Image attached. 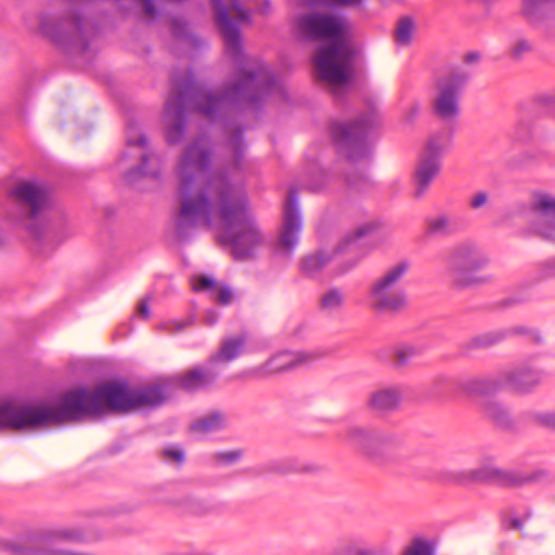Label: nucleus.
Wrapping results in <instances>:
<instances>
[{
  "instance_id": "nucleus-10",
  "label": "nucleus",
  "mask_w": 555,
  "mask_h": 555,
  "mask_svg": "<svg viewBox=\"0 0 555 555\" xmlns=\"http://www.w3.org/2000/svg\"><path fill=\"white\" fill-rule=\"evenodd\" d=\"M343 439L358 453L371 459L383 456L400 442L399 435L392 430L363 425L348 426L344 431Z\"/></svg>"
},
{
  "instance_id": "nucleus-59",
  "label": "nucleus",
  "mask_w": 555,
  "mask_h": 555,
  "mask_svg": "<svg viewBox=\"0 0 555 555\" xmlns=\"http://www.w3.org/2000/svg\"><path fill=\"white\" fill-rule=\"evenodd\" d=\"M532 513L530 509H527L524 516V519H529L531 517Z\"/></svg>"
},
{
  "instance_id": "nucleus-7",
  "label": "nucleus",
  "mask_w": 555,
  "mask_h": 555,
  "mask_svg": "<svg viewBox=\"0 0 555 555\" xmlns=\"http://www.w3.org/2000/svg\"><path fill=\"white\" fill-rule=\"evenodd\" d=\"M10 194L16 208V222L39 236L41 222L51 207L48 186L39 181L24 180L17 182Z\"/></svg>"
},
{
  "instance_id": "nucleus-53",
  "label": "nucleus",
  "mask_w": 555,
  "mask_h": 555,
  "mask_svg": "<svg viewBox=\"0 0 555 555\" xmlns=\"http://www.w3.org/2000/svg\"><path fill=\"white\" fill-rule=\"evenodd\" d=\"M540 102L546 105L555 104V91L553 93L540 96Z\"/></svg>"
},
{
  "instance_id": "nucleus-6",
  "label": "nucleus",
  "mask_w": 555,
  "mask_h": 555,
  "mask_svg": "<svg viewBox=\"0 0 555 555\" xmlns=\"http://www.w3.org/2000/svg\"><path fill=\"white\" fill-rule=\"evenodd\" d=\"M411 269L409 260H400L376 276L367 286L366 302L376 313L397 314L408 307L402 281Z\"/></svg>"
},
{
  "instance_id": "nucleus-51",
  "label": "nucleus",
  "mask_w": 555,
  "mask_h": 555,
  "mask_svg": "<svg viewBox=\"0 0 555 555\" xmlns=\"http://www.w3.org/2000/svg\"><path fill=\"white\" fill-rule=\"evenodd\" d=\"M218 318H219V315H218V313H217L216 311H214V310H208V311H206V313H205V317H204V323H205L206 325H209V326H210V325H214V324L218 321Z\"/></svg>"
},
{
  "instance_id": "nucleus-41",
  "label": "nucleus",
  "mask_w": 555,
  "mask_h": 555,
  "mask_svg": "<svg viewBox=\"0 0 555 555\" xmlns=\"http://www.w3.org/2000/svg\"><path fill=\"white\" fill-rule=\"evenodd\" d=\"M531 51V44L526 39H519L517 40L509 50V53L513 59L519 60L521 59L526 53Z\"/></svg>"
},
{
  "instance_id": "nucleus-37",
  "label": "nucleus",
  "mask_w": 555,
  "mask_h": 555,
  "mask_svg": "<svg viewBox=\"0 0 555 555\" xmlns=\"http://www.w3.org/2000/svg\"><path fill=\"white\" fill-rule=\"evenodd\" d=\"M193 323V318H189L184 321H178V320H168L160 322L157 326L158 330L165 331L168 334H176L179 332H182L186 326L191 325Z\"/></svg>"
},
{
  "instance_id": "nucleus-52",
  "label": "nucleus",
  "mask_w": 555,
  "mask_h": 555,
  "mask_svg": "<svg viewBox=\"0 0 555 555\" xmlns=\"http://www.w3.org/2000/svg\"><path fill=\"white\" fill-rule=\"evenodd\" d=\"M354 555H378V552L372 547H358L354 551Z\"/></svg>"
},
{
  "instance_id": "nucleus-2",
  "label": "nucleus",
  "mask_w": 555,
  "mask_h": 555,
  "mask_svg": "<svg viewBox=\"0 0 555 555\" xmlns=\"http://www.w3.org/2000/svg\"><path fill=\"white\" fill-rule=\"evenodd\" d=\"M163 401L159 387L130 388L125 383L107 382L93 390L83 387L72 389L55 405L0 403V430H33L80 421L105 410L127 412L156 406Z\"/></svg>"
},
{
  "instance_id": "nucleus-26",
  "label": "nucleus",
  "mask_w": 555,
  "mask_h": 555,
  "mask_svg": "<svg viewBox=\"0 0 555 555\" xmlns=\"http://www.w3.org/2000/svg\"><path fill=\"white\" fill-rule=\"evenodd\" d=\"M455 232V220L448 212H439L426 220V233L429 236H449Z\"/></svg>"
},
{
  "instance_id": "nucleus-31",
  "label": "nucleus",
  "mask_w": 555,
  "mask_h": 555,
  "mask_svg": "<svg viewBox=\"0 0 555 555\" xmlns=\"http://www.w3.org/2000/svg\"><path fill=\"white\" fill-rule=\"evenodd\" d=\"M416 26L414 21L404 16L398 21L396 30H395V40L399 46H409L412 42L413 35L415 33Z\"/></svg>"
},
{
  "instance_id": "nucleus-13",
  "label": "nucleus",
  "mask_w": 555,
  "mask_h": 555,
  "mask_svg": "<svg viewBox=\"0 0 555 555\" xmlns=\"http://www.w3.org/2000/svg\"><path fill=\"white\" fill-rule=\"evenodd\" d=\"M469 73L463 68L452 69L437 81V92L433 100L434 113L450 121L460 113L459 96L469 79Z\"/></svg>"
},
{
  "instance_id": "nucleus-16",
  "label": "nucleus",
  "mask_w": 555,
  "mask_h": 555,
  "mask_svg": "<svg viewBox=\"0 0 555 555\" xmlns=\"http://www.w3.org/2000/svg\"><path fill=\"white\" fill-rule=\"evenodd\" d=\"M543 476H545V473L542 470L525 474L500 468L494 464L492 456L485 457L480 465L475 468L477 483H496L505 487H520L539 481Z\"/></svg>"
},
{
  "instance_id": "nucleus-30",
  "label": "nucleus",
  "mask_w": 555,
  "mask_h": 555,
  "mask_svg": "<svg viewBox=\"0 0 555 555\" xmlns=\"http://www.w3.org/2000/svg\"><path fill=\"white\" fill-rule=\"evenodd\" d=\"M483 413L500 427L506 428L512 425L508 410L500 402L489 401L485 403Z\"/></svg>"
},
{
  "instance_id": "nucleus-18",
  "label": "nucleus",
  "mask_w": 555,
  "mask_h": 555,
  "mask_svg": "<svg viewBox=\"0 0 555 555\" xmlns=\"http://www.w3.org/2000/svg\"><path fill=\"white\" fill-rule=\"evenodd\" d=\"M501 372L504 389L518 395L532 392L543 380V371L527 362Z\"/></svg>"
},
{
  "instance_id": "nucleus-11",
  "label": "nucleus",
  "mask_w": 555,
  "mask_h": 555,
  "mask_svg": "<svg viewBox=\"0 0 555 555\" xmlns=\"http://www.w3.org/2000/svg\"><path fill=\"white\" fill-rule=\"evenodd\" d=\"M517 214L528 211L532 215L529 232L546 241H555V195L535 191L528 202L515 205Z\"/></svg>"
},
{
  "instance_id": "nucleus-32",
  "label": "nucleus",
  "mask_w": 555,
  "mask_h": 555,
  "mask_svg": "<svg viewBox=\"0 0 555 555\" xmlns=\"http://www.w3.org/2000/svg\"><path fill=\"white\" fill-rule=\"evenodd\" d=\"M400 555H435V550L429 541L414 538L402 548Z\"/></svg>"
},
{
  "instance_id": "nucleus-48",
  "label": "nucleus",
  "mask_w": 555,
  "mask_h": 555,
  "mask_svg": "<svg viewBox=\"0 0 555 555\" xmlns=\"http://www.w3.org/2000/svg\"><path fill=\"white\" fill-rule=\"evenodd\" d=\"M319 178L317 180H311L308 182L307 188L313 192L320 191L325 184V172L323 170H319Z\"/></svg>"
},
{
  "instance_id": "nucleus-27",
  "label": "nucleus",
  "mask_w": 555,
  "mask_h": 555,
  "mask_svg": "<svg viewBox=\"0 0 555 555\" xmlns=\"http://www.w3.org/2000/svg\"><path fill=\"white\" fill-rule=\"evenodd\" d=\"M346 302V293L340 287H330L319 298V309L322 312L335 313L340 311Z\"/></svg>"
},
{
  "instance_id": "nucleus-23",
  "label": "nucleus",
  "mask_w": 555,
  "mask_h": 555,
  "mask_svg": "<svg viewBox=\"0 0 555 555\" xmlns=\"http://www.w3.org/2000/svg\"><path fill=\"white\" fill-rule=\"evenodd\" d=\"M461 389L469 396H490L504 390L502 372L490 376L472 377L462 380Z\"/></svg>"
},
{
  "instance_id": "nucleus-49",
  "label": "nucleus",
  "mask_w": 555,
  "mask_h": 555,
  "mask_svg": "<svg viewBox=\"0 0 555 555\" xmlns=\"http://www.w3.org/2000/svg\"><path fill=\"white\" fill-rule=\"evenodd\" d=\"M313 3L328 2L335 3L341 7H357L361 4L363 0H310Z\"/></svg>"
},
{
  "instance_id": "nucleus-47",
  "label": "nucleus",
  "mask_w": 555,
  "mask_h": 555,
  "mask_svg": "<svg viewBox=\"0 0 555 555\" xmlns=\"http://www.w3.org/2000/svg\"><path fill=\"white\" fill-rule=\"evenodd\" d=\"M171 31L178 38L184 37L186 35V27L184 22L179 18H173L171 21Z\"/></svg>"
},
{
  "instance_id": "nucleus-12",
  "label": "nucleus",
  "mask_w": 555,
  "mask_h": 555,
  "mask_svg": "<svg viewBox=\"0 0 555 555\" xmlns=\"http://www.w3.org/2000/svg\"><path fill=\"white\" fill-rule=\"evenodd\" d=\"M449 141V135L444 132H436L429 137L414 170L413 196L415 198H422L438 176L441 167L440 158Z\"/></svg>"
},
{
  "instance_id": "nucleus-42",
  "label": "nucleus",
  "mask_w": 555,
  "mask_h": 555,
  "mask_svg": "<svg viewBox=\"0 0 555 555\" xmlns=\"http://www.w3.org/2000/svg\"><path fill=\"white\" fill-rule=\"evenodd\" d=\"M489 202V194L485 191H479L473 194L469 198L468 205L472 209H480Z\"/></svg>"
},
{
  "instance_id": "nucleus-58",
  "label": "nucleus",
  "mask_w": 555,
  "mask_h": 555,
  "mask_svg": "<svg viewBox=\"0 0 555 555\" xmlns=\"http://www.w3.org/2000/svg\"><path fill=\"white\" fill-rule=\"evenodd\" d=\"M183 555H215L212 552L186 553Z\"/></svg>"
},
{
  "instance_id": "nucleus-43",
  "label": "nucleus",
  "mask_w": 555,
  "mask_h": 555,
  "mask_svg": "<svg viewBox=\"0 0 555 555\" xmlns=\"http://www.w3.org/2000/svg\"><path fill=\"white\" fill-rule=\"evenodd\" d=\"M212 295L214 299L220 305H229L233 298V293L229 287H216Z\"/></svg>"
},
{
  "instance_id": "nucleus-21",
  "label": "nucleus",
  "mask_w": 555,
  "mask_h": 555,
  "mask_svg": "<svg viewBox=\"0 0 555 555\" xmlns=\"http://www.w3.org/2000/svg\"><path fill=\"white\" fill-rule=\"evenodd\" d=\"M218 376L219 371L209 360L206 365H198L183 374L173 376L172 382L186 391H197L212 385Z\"/></svg>"
},
{
  "instance_id": "nucleus-15",
  "label": "nucleus",
  "mask_w": 555,
  "mask_h": 555,
  "mask_svg": "<svg viewBox=\"0 0 555 555\" xmlns=\"http://www.w3.org/2000/svg\"><path fill=\"white\" fill-rule=\"evenodd\" d=\"M375 222H366L357 227L350 234L346 235L335 247L333 251L318 250L309 254L300 260V271L304 275L312 278L322 271L328 264L334 256L347 251L356 245L357 241L367 236L376 229Z\"/></svg>"
},
{
  "instance_id": "nucleus-50",
  "label": "nucleus",
  "mask_w": 555,
  "mask_h": 555,
  "mask_svg": "<svg viewBox=\"0 0 555 555\" xmlns=\"http://www.w3.org/2000/svg\"><path fill=\"white\" fill-rule=\"evenodd\" d=\"M137 313L143 319L150 318L149 297L142 299L137 307Z\"/></svg>"
},
{
  "instance_id": "nucleus-25",
  "label": "nucleus",
  "mask_w": 555,
  "mask_h": 555,
  "mask_svg": "<svg viewBox=\"0 0 555 555\" xmlns=\"http://www.w3.org/2000/svg\"><path fill=\"white\" fill-rule=\"evenodd\" d=\"M228 426V416L219 411L210 412L195 422L190 426L193 433L207 435L222 430Z\"/></svg>"
},
{
  "instance_id": "nucleus-46",
  "label": "nucleus",
  "mask_w": 555,
  "mask_h": 555,
  "mask_svg": "<svg viewBox=\"0 0 555 555\" xmlns=\"http://www.w3.org/2000/svg\"><path fill=\"white\" fill-rule=\"evenodd\" d=\"M248 5H254L255 10L259 14H267L270 11V1L269 0H247Z\"/></svg>"
},
{
  "instance_id": "nucleus-8",
  "label": "nucleus",
  "mask_w": 555,
  "mask_h": 555,
  "mask_svg": "<svg viewBox=\"0 0 555 555\" xmlns=\"http://www.w3.org/2000/svg\"><path fill=\"white\" fill-rule=\"evenodd\" d=\"M374 121L373 113L363 114L349 122L333 121L330 133L338 153L351 163L366 159L371 152L367 132Z\"/></svg>"
},
{
  "instance_id": "nucleus-44",
  "label": "nucleus",
  "mask_w": 555,
  "mask_h": 555,
  "mask_svg": "<svg viewBox=\"0 0 555 555\" xmlns=\"http://www.w3.org/2000/svg\"><path fill=\"white\" fill-rule=\"evenodd\" d=\"M346 184L353 189H360L367 181V177L363 171H358L353 176L345 177Z\"/></svg>"
},
{
  "instance_id": "nucleus-39",
  "label": "nucleus",
  "mask_w": 555,
  "mask_h": 555,
  "mask_svg": "<svg viewBox=\"0 0 555 555\" xmlns=\"http://www.w3.org/2000/svg\"><path fill=\"white\" fill-rule=\"evenodd\" d=\"M192 287L195 292H211L216 289V281L208 275H198L193 278Z\"/></svg>"
},
{
  "instance_id": "nucleus-40",
  "label": "nucleus",
  "mask_w": 555,
  "mask_h": 555,
  "mask_svg": "<svg viewBox=\"0 0 555 555\" xmlns=\"http://www.w3.org/2000/svg\"><path fill=\"white\" fill-rule=\"evenodd\" d=\"M539 280L555 278V257L544 260L538 264Z\"/></svg>"
},
{
  "instance_id": "nucleus-28",
  "label": "nucleus",
  "mask_w": 555,
  "mask_h": 555,
  "mask_svg": "<svg viewBox=\"0 0 555 555\" xmlns=\"http://www.w3.org/2000/svg\"><path fill=\"white\" fill-rule=\"evenodd\" d=\"M555 0H521L520 15L530 24L537 25L544 18V5Z\"/></svg>"
},
{
  "instance_id": "nucleus-45",
  "label": "nucleus",
  "mask_w": 555,
  "mask_h": 555,
  "mask_svg": "<svg viewBox=\"0 0 555 555\" xmlns=\"http://www.w3.org/2000/svg\"><path fill=\"white\" fill-rule=\"evenodd\" d=\"M452 384V378L446 375L436 376L433 379V390L440 391L443 388H448Z\"/></svg>"
},
{
  "instance_id": "nucleus-1",
  "label": "nucleus",
  "mask_w": 555,
  "mask_h": 555,
  "mask_svg": "<svg viewBox=\"0 0 555 555\" xmlns=\"http://www.w3.org/2000/svg\"><path fill=\"white\" fill-rule=\"evenodd\" d=\"M238 22H216L227 54L234 65L229 81L218 91L201 88L191 70L171 75V87L163 115L165 139L178 144L185 134L186 113L196 111L224 128L222 165L210 170L202 183L198 179L212 160L209 140L199 135L182 150L175 166L178 180V209L173 229L179 240L189 238L196 230L221 225L220 241L236 260L253 259L264 243V236L250 210L245 188L247 144L236 122L237 113L256 107L279 90L271 68L261 60L244 53Z\"/></svg>"
},
{
  "instance_id": "nucleus-57",
  "label": "nucleus",
  "mask_w": 555,
  "mask_h": 555,
  "mask_svg": "<svg viewBox=\"0 0 555 555\" xmlns=\"http://www.w3.org/2000/svg\"><path fill=\"white\" fill-rule=\"evenodd\" d=\"M418 113V107L416 105L411 106L409 114L406 115V120H412L415 115Z\"/></svg>"
},
{
  "instance_id": "nucleus-3",
  "label": "nucleus",
  "mask_w": 555,
  "mask_h": 555,
  "mask_svg": "<svg viewBox=\"0 0 555 555\" xmlns=\"http://www.w3.org/2000/svg\"><path fill=\"white\" fill-rule=\"evenodd\" d=\"M294 31L302 40L331 41L330 46L318 50L312 61L313 68L317 79L340 98L349 89L352 74L349 22L333 14L309 12L295 20Z\"/></svg>"
},
{
  "instance_id": "nucleus-38",
  "label": "nucleus",
  "mask_w": 555,
  "mask_h": 555,
  "mask_svg": "<svg viewBox=\"0 0 555 555\" xmlns=\"http://www.w3.org/2000/svg\"><path fill=\"white\" fill-rule=\"evenodd\" d=\"M160 457L170 464H181L184 461V452L179 447H168L162 450Z\"/></svg>"
},
{
  "instance_id": "nucleus-24",
  "label": "nucleus",
  "mask_w": 555,
  "mask_h": 555,
  "mask_svg": "<svg viewBox=\"0 0 555 555\" xmlns=\"http://www.w3.org/2000/svg\"><path fill=\"white\" fill-rule=\"evenodd\" d=\"M246 337L244 335H232L220 343L218 351L210 357L211 363L217 366L219 363H229L237 359L245 351Z\"/></svg>"
},
{
  "instance_id": "nucleus-29",
  "label": "nucleus",
  "mask_w": 555,
  "mask_h": 555,
  "mask_svg": "<svg viewBox=\"0 0 555 555\" xmlns=\"http://www.w3.org/2000/svg\"><path fill=\"white\" fill-rule=\"evenodd\" d=\"M270 469L279 474L314 473L319 467L314 464H306L298 459L288 457L273 462Z\"/></svg>"
},
{
  "instance_id": "nucleus-56",
  "label": "nucleus",
  "mask_w": 555,
  "mask_h": 555,
  "mask_svg": "<svg viewBox=\"0 0 555 555\" xmlns=\"http://www.w3.org/2000/svg\"><path fill=\"white\" fill-rule=\"evenodd\" d=\"M358 261H359V259L348 262V264H346V266H344V268L339 269L337 273L344 274V273L348 272L349 270H351L352 268H354L357 266Z\"/></svg>"
},
{
  "instance_id": "nucleus-17",
  "label": "nucleus",
  "mask_w": 555,
  "mask_h": 555,
  "mask_svg": "<svg viewBox=\"0 0 555 555\" xmlns=\"http://www.w3.org/2000/svg\"><path fill=\"white\" fill-rule=\"evenodd\" d=\"M327 356L324 350L312 351H281L272 356L262 365L256 369V373L260 376H268L292 371L299 366L309 364L313 361Z\"/></svg>"
},
{
  "instance_id": "nucleus-4",
  "label": "nucleus",
  "mask_w": 555,
  "mask_h": 555,
  "mask_svg": "<svg viewBox=\"0 0 555 555\" xmlns=\"http://www.w3.org/2000/svg\"><path fill=\"white\" fill-rule=\"evenodd\" d=\"M87 540L86 531L79 526H62L40 531L25 541L0 538V552L10 555H91L68 547Z\"/></svg>"
},
{
  "instance_id": "nucleus-35",
  "label": "nucleus",
  "mask_w": 555,
  "mask_h": 555,
  "mask_svg": "<svg viewBox=\"0 0 555 555\" xmlns=\"http://www.w3.org/2000/svg\"><path fill=\"white\" fill-rule=\"evenodd\" d=\"M448 479L461 486L477 483L475 480V468L451 472L448 475Z\"/></svg>"
},
{
  "instance_id": "nucleus-36",
  "label": "nucleus",
  "mask_w": 555,
  "mask_h": 555,
  "mask_svg": "<svg viewBox=\"0 0 555 555\" xmlns=\"http://www.w3.org/2000/svg\"><path fill=\"white\" fill-rule=\"evenodd\" d=\"M531 417L538 425L555 431V410L534 412Z\"/></svg>"
},
{
  "instance_id": "nucleus-22",
  "label": "nucleus",
  "mask_w": 555,
  "mask_h": 555,
  "mask_svg": "<svg viewBox=\"0 0 555 555\" xmlns=\"http://www.w3.org/2000/svg\"><path fill=\"white\" fill-rule=\"evenodd\" d=\"M402 401V391L397 386H386L373 390L366 401L371 411L377 413H391L399 409Z\"/></svg>"
},
{
  "instance_id": "nucleus-20",
  "label": "nucleus",
  "mask_w": 555,
  "mask_h": 555,
  "mask_svg": "<svg viewBox=\"0 0 555 555\" xmlns=\"http://www.w3.org/2000/svg\"><path fill=\"white\" fill-rule=\"evenodd\" d=\"M126 142L129 149L137 147L141 152V165L128 172V179L132 180V176L137 173L157 177L160 171V159L153 151L147 149L145 135L134 126H129L126 132Z\"/></svg>"
},
{
  "instance_id": "nucleus-9",
  "label": "nucleus",
  "mask_w": 555,
  "mask_h": 555,
  "mask_svg": "<svg viewBox=\"0 0 555 555\" xmlns=\"http://www.w3.org/2000/svg\"><path fill=\"white\" fill-rule=\"evenodd\" d=\"M39 27L44 36L68 53L80 54L88 48L86 24L77 13H69L60 18L43 16Z\"/></svg>"
},
{
  "instance_id": "nucleus-55",
  "label": "nucleus",
  "mask_w": 555,
  "mask_h": 555,
  "mask_svg": "<svg viewBox=\"0 0 555 555\" xmlns=\"http://www.w3.org/2000/svg\"><path fill=\"white\" fill-rule=\"evenodd\" d=\"M480 55L477 52H469L465 55V62L466 63H475L479 60Z\"/></svg>"
},
{
  "instance_id": "nucleus-14",
  "label": "nucleus",
  "mask_w": 555,
  "mask_h": 555,
  "mask_svg": "<svg viewBox=\"0 0 555 555\" xmlns=\"http://www.w3.org/2000/svg\"><path fill=\"white\" fill-rule=\"evenodd\" d=\"M302 228L301 217L298 208V198L294 189L289 190L284 206L283 221L275 242V251L289 258L299 242V234Z\"/></svg>"
},
{
  "instance_id": "nucleus-34",
  "label": "nucleus",
  "mask_w": 555,
  "mask_h": 555,
  "mask_svg": "<svg viewBox=\"0 0 555 555\" xmlns=\"http://www.w3.org/2000/svg\"><path fill=\"white\" fill-rule=\"evenodd\" d=\"M421 350L411 345L400 346L395 349V361L397 365H404L411 359L417 357Z\"/></svg>"
},
{
  "instance_id": "nucleus-54",
  "label": "nucleus",
  "mask_w": 555,
  "mask_h": 555,
  "mask_svg": "<svg viewBox=\"0 0 555 555\" xmlns=\"http://www.w3.org/2000/svg\"><path fill=\"white\" fill-rule=\"evenodd\" d=\"M509 528L520 530L522 528V520L518 517H512L509 519Z\"/></svg>"
},
{
  "instance_id": "nucleus-5",
  "label": "nucleus",
  "mask_w": 555,
  "mask_h": 555,
  "mask_svg": "<svg viewBox=\"0 0 555 555\" xmlns=\"http://www.w3.org/2000/svg\"><path fill=\"white\" fill-rule=\"evenodd\" d=\"M490 260L480 246L470 240L453 244L447 251L446 273L452 287L467 289L483 286L492 278L483 270Z\"/></svg>"
},
{
  "instance_id": "nucleus-19",
  "label": "nucleus",
  "mask_w": 555,
  "mask_h": 555,
  "mask_svg": "<svg viewBox=\"0 0 555 555\" xmlns=\"http://www.w3.org/2000/svg\"><path fill=\"white\" fill-rule=\"evenodd\" d=\"M511 335L522 336L526 341L532 345H541L544 341L543 336L538 328L517 325L507 330H494L477 335L466 343V348L468 350L489 348L503 341Z\"/></svg>"
},
{
  "instance_id": "nucleus-33",
  "label": "nucleus",
  "mask_w": 555,
  "mask_h": 555,
  "mask_svg": "<svg viewBox=\"0 0 555 555\" xmlns=\"http://www.w3.org/2000/svg\"><path fill=\"white\" fill-rule=\"evenodd\" d=\"M243 456V451L240 449L219 451L211 454V460L219 466H231L237 463Z\"/></svg>"
}]
</instances>
